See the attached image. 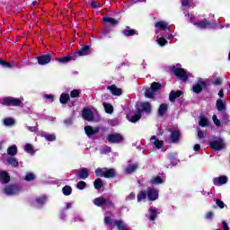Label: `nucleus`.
I'll use <instances>...</instances> for the list:
<instances>
[{"mask_svg":"<svg viewBox=\"0 0 230 230\" xmlns=\"http://www.w3.org/2000/svg\"><path fill=\"white\" fill-rule=\"evenodd\" d=\"M25 180L28 181L35 180V174H33L32 172H28L25 175Z\"/></svg>","mask_w":230,"mask_h":230,"instance_id":"de8ad7c7","label":"nucleus"},{"mask_svg":"<svg viewBox=\"0 0 230 230\" xmlns=\"http://www.w3.org/2000/svg\"><path fill=\"white\" fill-rule=\"evenodd\" d=\"M57 60H58V62L61 64H67V62H71V60H73V57L67 56L65 58H58Z\"/></svg>","mask_w":230,"mask_h":230,"instance_id":"473e14b6","label":"nucleus"},{"mask_svg":"<svg viewBox=\"0 0 230 230\" xmlns=\"http://www.w3.org/2000/svg\"><path fill=\"white\" fill-rule=\"evenodd\" d=\"M103 107L105 109V111L107 112V114H112L114 108L112 107V105L107 103V102H103Z\"/></svg>","mask_w":230,"mask_h":230,"instance_id":"e433bc0d","label":"nucleus"},{"mask_svg":"<svg viewBox=\"0 0 230 230\" xmlns=\"http://www.w3.org/2000/svg\"><path fill=\"white\" fill-rule=\"evenodd\" d=\"M71 123H73V119H67L65 120V124L66 125H71Z\"/></svg>","mask_w":230,"mask_h":230,"instance_id":"69168bd1","label":"nucleus"},{"mask_svg":"<svg viewBox=\"0 0 230 230\" xmlns=\"http://www.w3.org/2000/svg\"><path fill=\"white\" fill-rule=\"evenodd\" d=\"M151 184L156 186L157 184H163L164 182V180L161 178L160 176H156L150 180Z\"/></svg>","mask_w":230,"mask_h":230,"instance_id":"c85d7f7f","label":"nucleus"},{"mask_svg":"<svg viewBox=\"0 0 230 230\" xmlns=\"http://www.w3.org/2000/svg\"><path fill=\"white\" fill-rule=\"evenodd\" d=\"M195 19V16L193 14H190V21L194 24V26H197V28L204 29V28H211V24L209 22H207L206 20L195 22L193 20Z\"/></svg>","mask_w":230,"mask_h":230,"instance_id":"6e6552de","label":"nucleus"},{"mask_svg":"<svg viewBox=\"0 0 230 230\" xmlns=\"http://www.w3.org/2000/svg\"><path fill=\"white\" fill-rule=\"evenodd\" d=\"M179 139H181V132L179 130H173L171 134L172 143H179Z\"/></svg>","mask_w":230,"mask_h":230,"instance_id":"4be33fe9","label":"nucleus"},{"mask_svg":"<svg viewBox=\"0 0 230 230\" xmlns=\"http://www.w3.org/2000/svg\"><path fill=\"white\" fill-rule=\"evenodd\" d=\"M123 33L126 37H130L132 35H136V30H125Z\"/></svg>","mask_w":230,"mask_h":230,"instance_id":"a18cd8bd","label":"nucleus"},{"mask_svg":"<svg viewBox=\"0 0 230 230\" xmlns=\"http://www.w3.org/2000/svg\"><path fill=\"white\" fill-rule=\"evenodd\" d=\"M149 220H151V222H154V220H155V217H157V208H155V207H151L149 208Z\"/></svg>","mask_w":230,"mask_h":230,"instance_id":"a878e982","label":"nucleus"},{"mask_svg":"<svg viewBox=\"0 0 230 230\" xmlns=\"http://www.w3.org/2000/svg\"><path fill=\"white\" fill-rule=\"evenodd\" d=\"M134 199H136V194L133 192L126 197V200H134Z\"/></svg>","mask_w":230,"mask_h":230,"instance_id":"5fc2aeb1","label":"nucleus"},{"mask_svg":"<svg viewBox=\"0 0 230 230\" xmlns=\"http://www.w3.org/2000/svg\"><path fill=\"white\" fill-rule=\"evenodd\" d=\"M91 6H93V8H98V6H100V4H98V2H92Z\"/></svg>","mask_w":230,"mask_h":230,"instance_id":"e2e57ef3","label":"nucleus"},{"mask_svg":"<svg viewBox=\"0 0 230 230\" xmlns=\"http://www.w3.org/2000/svg\"><path fill=\"white\" fill-rule=\"evenodd\" d=\"M108 90L113 94V96H121V89L116 87V85L108 86Z\"/></svg>","mask_w":230,"mask_h":230,"instance_id":"412c9836","label":"nucleus"},{"mask_svg":"<svg viewBox=\"0 0 230 230\" xmlns=\"http://www.w3.org/2000/svg\"><path fill=\"white\" fill-rule=\"evenodd\" d=\"M75 175L78 179L85 180L89 177V169L82 168L80 170L75 171Z\"/></svg>","mask_w":230,"mask_h":230,"instance_id":"f8f14e48","label":"nucleus"},{"mask_svg":"<svg viewBox=\"0 0 230 230\" xmlns=\"http://www.w3.org/2000/svg\"><path fill=\"white\" fill-rule=\"evenodd\" d=\"M198 137L202 139L204 137V132L202 130L198 131Z\"/></svg>","mask_w":230,"mask_h":230,"instance_id":"052dcab7","label":"nucleus"},{"mask_svg":"<svg viewBox=\"0 0 230 230\" xmlns=\"http://www.w3.org/2000/svg\"><path fill=\"white\" fill-rule=\"evenodd\" d=\"M69 94L68 93H62L60 95V98H59V102L60 103H62L63 105H66V103H67V102H69Z\"/></svg>","mask_w":230,"mask_h":230,"instance_id":"2f4dec72","label":"nucleus"},{"mask_svg":"<svg viewBox=\"0 0 230 230\" xmlns=\"http://www.w3.org/2000/svg\"><path fill=\"white\" fill-rule=\"evenodd\" d=\"M91 53V47L88 45L83 47L81 49L77 51L79 57H85Z\"/></svg>","mask_w":230,"mask_h":230,"instance_id":"aec40b11","label":"nucleus"},{"mask_svg":"<svg viewBox=\"0 0 230 230\" xmlns=\"http://www.w3.org/2000/svg\"><path fill=\"white\" fill-rule=\"evenodd\" d=\"M104 224H106V226H112V219L110 217H105Z\"/></svg>","mask_w":230,"mask_h":230,"instance_id":"603ef678","label":"nucleus"},{"mask_svg":"<svg viewBox=\"0 0 230 230\" xmlns=\"http://www.w3.org/2000/svg\"><path fill=\"white\" fill-rule=\"evenodd\" d=\"M146 197L148 200H157V199H159V190L149 188L147 189L146 192L143 190L140 191L137 196V202L146 199Z\"/></svg>","mask_w":230,"mask_h":230,"instance_id":"f257e3e1","label":"nucleus"},{"mask_svg":"<svg viewBox=\"0 0 230 230\" xmlns=\"http://www.w3.org/2000/svg\"><path fill=\"white\" fill-rule=\"evenodd\" d=\"M38 64L40 66H46V64H49L51 62L50 55H43L37 58Z\"/></svg>","mask_w":230,"mask_h":230,"instance_id":"4468645a","label":"nucleus"},{"mask_svg":"<svg viewBox=\"0 0 230 230\" xmlns=\"http://www.w3.org/2000/svg\"><path fill=\"white\" fill-rule=\"evenodd\" d=\"M104 22H109L110 24H112V26H116L118 24V20L111 17H105L103 18Z\"/></svg>","mask_w":230,"mask_h":230,"instance_id":"58836bf2","label":"nucleus"},{"mask_svg":"<svg viewBox=\"0 0 230 230\" xmlns=\"http://www.w3.org/2000/svg\"><path fill=\"white\" fill-rule=\"evenodd\" d=\"M44 98L46 99V100H49V102H53V95H51V94H46V95H44Z\"/></svg>","mask_w":230,"mask_h":230,"instance_id":"bf43d9fd","label":"nucleus"},{"mask_svg":"<svg viewBox=\"0 0 230 230\" xmlns=\"http://www.w3.org/2000/svg\"><path fill=\"white\" fill-rule=\"evenodd\" d=\"M199 124V127H208V125H209V122L208 121V119L204 117V115H200Z\"/></svg>","mask_w":230,"mask_h":230,"instance_id":"7c9ffc66","label":"nucleus"},{"mask_svg":"<svg viewBox=\"0 0 230 230\" xmlns=\"http://www.w3.org/2000/svg\"><path fill=\"white\" fill-rule=\"evenodd\" d=\"M7 163L8 164H11V166H13L14 168H17V166H19V162L17 161V159L13 157L8 158Z\"/></svg>","mask_w":230,"mask_h":230,"instance_id":"c9c22d12","label":"nucleus"},{"mask_svg":"<svg viewBox=\"0 0 230 230\" xmlns=\"http://www.w3.org/2000/svg\"><path fill=\"white\" fill-rule=\"evenodd\" d=\"M150 141H151L152 145H154L155 146V148H157L158 150L163 148V146L164 145V142L157 139V137H155V136H152L150 138Z\"/></svg>","mask_w":230,"mask_h":230,"instance_id":"2eb2a0df","label":"nucleus"},{"mask_svg":"<svg viewBox=\"0 0 230 230\" xmlns=\"http://www.w3.org/2000/svg\"><path fill=\"white\" fill-rule=\"evenodd\" d=\"M221 224H222L223 230H229V226H227L226 221H222Z\"/></svg>","mask_w":230,"mask_h":230,"instance_id":"4d7b16f0","label":"nucleus"},{"mask_svg":"<svg viewBox=\"0 0 230 230\" xmlns=\"http://www.w3.org/2000/svg\"><path fill=\"white\" fill-rule=\"evenodd\" d=\"M161 84L157 82L152 83L151 87L146 91V98H154V96H155V93L161 91Z\"/></svg>","mask_w":230,"mask_h":230,"instance_id":"0eeeda50","label":"nucleus"},{"mask_svg":"<svg viewBox=\"0 0 230 230\" xmlns=\"http://www.w3.org/2000/svg\"><path fill=\"white\" fill-rule=\"evenodd\" d=\"M27 129L30 130V132H37V127H27Z\"/></svg>","mask_w":230,"mask_h":230,"instance_id":"680f3d73","label":"nucleus"},{"mask_svg":"<svg viewBox=\"0 0 230 230\" xmlns=\"http://www.w3.org/2000/svg\"><path fill=\"white\" fill-rule=\"evenodd\" d=\"M86 185H87V183H85V181H81L77 182L76 188L78 190H84Z\"/></svg>","mask_w":230,"mask_h":230,"instance_id":"49530a36","label":"nucleus"},{"mask_svg":"<svg viewBox=\"0 0 230 230\" xmlns=\"http://www.w3.org/2000/svg\"><path fill=\"white\" fill-rule=\"evenodd\" d=\"M210 146L213 150H222V148L226 147V143L224 140H214L210 142Z\"/></svg>","mask_w":230,"mask_h":230,"instance_id":"9b49d317","label":"nucleus"},{"mask_svg":"<svg viewBox=\"0 0 230 230\" xmlns=\"http://www.w3.org/2000/svg\"><path fill=\"white\" fill-rule=\"evenodd\" d=\"M181 4L184 8L190 6V0H182Z\"/></svg>","mask_w":230,"mask_h":230,"instance_id":"6e6d98bb","label":"nucleus"},{"mask_svg":"<svg viewBox=\"0 0 230 230\" xmlns=\"http://www.w3.org/2000/svg\"><path fill=\"white\" fill-rule=\"evenodd\" d=\"M84 132L88 136H94V134H98L100 132V128L98 127H91V126H86L84 127Z\"/></svg>","mask_w":230,"mask_h":230,"instance_id":"f3484780","label":"nucleus"},{"mask_svg":"<svg viewBox=\"0 0 230 230\" xmlns=\"http://www.w3.org/2000/svg\"><path fill=\"white\" fill-rule=\"evenodd\" d=\"M213 217H214V214H213V212H208L207 214H206V218L207 219H211V218H213Z\"/></svg>","mask_w":230,"mask_h":230,"instance_id":"13d9d810","label":"nucleus"},{"mask_svg":"<svg viewBox=\"0 0 230 230\" xmlns=\"http://www.w3.org/2000/svg\"><path fill=\"white\" fill-rule=\"evenodd\" d=\"M137 114L132 116L131 119H129L131 123H136V121H139V119H141L142 112L148 113L150 112V111H152V105H150L149 102H138L137 104Z\"/></svg>","mask_w":230,"mask_h":230,"instance_id":"f03ea898","label":"nucleus"},{"mask_svg":"<svg viewBox=\"0 0 230 230\" xmlns=\"http://www.w3.org/2000/svg\"><path fill=\"white\" fill-rule=\"evenodd\" d=\"M95 175L96 177H105V168L104 169L97 168L95 170Z\"/></svg>","mask_w":230,"mask_h":230,"instance_id":"ea45409f","label":"nucleus"},{"mask_svg":"<svg viewBox=\"0 0 230 230\" xmlns=\"http://www.w3.org/2000/svg\"><path fill=\"white\" fill-rule=\"evenodd\" d=\"M226 182H227V177H226V176L217 177L214 179V181H213L215 186H222L223 184H226Z\"/></svg>","mask_w":230,"mask_h":230,"instance_id":"6ab92c4d","label":"nucleus"},{"mask_svg":"<svg viewBox=\"0 0 230 230\" xmlns=\"http://www.w3.org/2000/svg\"><path fill=\"white\" fill-rule=\"evenodd\" d=\"M110 143H121L123 137L120 134H111L107 137Z\"/></svg>","mask_w":230,"mask_h":230,"instance_id":"ddd939ff","label":"nucleus"},{"mask_svg":"<svg viewBox=\"0 0 230 230\" xmlns=\"http://www.w3.org/2000/svg\"><path fill=\"white\" fill-rule=\"evenodd\" d=\"M70 96L71 98H78V96H80V90H73L70 93Z\"/></svg>","mask_w":230,"mask_h":230,"instance_id":"09e8293b","label":"nucleus"},{"mask_svg":"<svg viewBox=\"0 0 230 230\" xmlns=\"http://www.w3.org/2000/svg\"><path fill=\"white\" fill-rule=\"evenodd\" d=\"M83 118L86 119V121H93L94 115L93 114V111L85 108L83 110Z\"/></svg>","mask_w":230,"mask_h":230,"instance_id":"dca6fc26","label":"nucleus"},{"mask_svg":"<svg viewBox=\"0 0 230 230\" xmlns=\"http://www.w3.org/2000/svg\"><path fill=\"white\" fill-rule=\"evenodd\" d=\"M4 127H13V125H15V119L13 118H6L4 119Z\"/></svg>","mask_w":230,"mask_h":230,"instance_id":"c756f323","label":"nucleus"},{"mask_svg":"<svg viewBox=\"0 0 230 230\" xmlns=\"http://www.w3.org/2000/svg\"><path fill=\"white\" fill-rule=\"evenodd\" d=\"M204 87H206V82L202 81V79H199L197 84L192 86V91L199 94V93H202Z\"/></svg>","mask_w":230,"mask_h":230,"instance_id":"1a4fd4ad","label":"nucleus"},{"mask_svg":"<svg viewBox=\"0 0 230 230\" xmlns=\"http://www.w3.org/2000/svg\"><path fill=\"white\" fill-rule=\"evenodd\" d=\"M218 97H219V98H224V90H219V92H218Z\"/></svg>","mask_w":230,"mask_h":230,"instance_id":"338daca9","label":"nucleus"},{"mask_svg":"<svg viewBox=\"0 0 230 230\" xmlns=\"http://www.w3.org/2000/svg\"><path fill=\"white\" fill-rule=\"evenodd\" d=\"M8 155H17V146H12L7 149Z\"/></svg>","mask_w":230,"mask_h":230,"instance_id":"72a5a7b5","label":"nucleus"},{"mask_svg":"<svg viewBox=\"0 0 230 230\" xmlns=\"http://www.w3.org/2000/svg\"><path fill=\"white\" fill-rule=\"evenodd\" d=\"M166 111H168V105L166 104H161L159 109H158V114L160 116H164V112H166Z\"/></svg>","mask_w":230,"mask_h":230,"instance_id":"f704fd0d","label":"nucleus"},{"mask_svg":"<svg viewBox=\"0 0 230 230\" xmlns=\"http://www.w3.org/2000/svg\"><path fill=\"white\" fill-rule=\"evenodd\" d=\"M0 66H3V67H7V68L13 67V66L10 63L3 59H0Z\"/></svg>","mask_w":230,"mask_h":230,"instance_id":"8fccbe9b","label":"nucleus"},{"mask_svg":"<svg viewBox=\"0 0 230 230\" xmlns=\"http://www.w3.org/2000/svg\"><path fill=\"white\" fill-rule=\"evenodd\" d=\"M93 204L99 208H112V200L109 198L99 197L93 199Z\"/></svg>","mask_w":230,"mask_h":230,"instance_id":"423d86ee","label":"nucleus"},{"mask_svg":"<svg viewBox=\"0 0 230 230\" xmlns=\"http://www.w3.org/2000/svg\"><path fill=\"white\" fill-rule=\"evenodd\" d=\"M22 191V188L18 185H9L6 186L3 192L4 195H7L8 197H13V195H19Z\"/></svg>","mask_w":230,"mask_h":230,"instance_id":"20e7f679","label":"nucleus"},{"mask_svg":"<svg viewBox=\"0 0 230 230\" xmlns=\"http://www.w3.org/2000/svg\"><path fill=\"white\" fill-rule=\"evenodd\" d=\"M155 28L157 29V31H165L168 33L170 31V27H168V23L166 22H158L155 24Z\"/></svg>","mask_w":230,"mask_h":230,"instance_id":"9d476101","label":"nucleus"},{"mask_svg":"<svg viewBox=\"0 0 230 230\" xmlns=\"http://www.w3.org/2000/svg\"><path fill=\"white\" fill-rule=\"evenodd\" d=\"M216 204H217V208H219L220 209H224V208L226 206L224 201H222L220 199H216Z\"/></svg>","mask_w":230,"mask_h":230,"instance_id":"3c124183","label":"nucleus"},{"mask_svg":"<svg viewBox=\"0 0 230 230\" xmlns=\"http://www.w3.org/2000/svg\"><path fill=\"white\" fill-rule=\"evenodd\" d=\"M2 105H5L6 107H23L22 101L13 97L3 99Z\"/></svg>","mask_w":230,"mask_h":230,"instance_id":"7ed1b4c3","label":"nucleus"},{"mask_svg":"<svg viewBox=\"0 0 230 230\" xmlns=\"http://www.w3.org/2000/svg\"><path fill=\"white\" fill-rule=\"evenodd\" d=\"M103 152H104V154H109V153H111V147L105 146V147L103 148Z\"/></svg>","mask_w":230,"mask_h":230,"instance_id":"0e129e2a","label":"nucleus"},{"mask_svg":"<svg viewBox=\"0 0 230 230\" xmlns=\"http://www.w3.org/2000/svg\"><path fill=\"white\" fill-rule=\"evenodd\" d=\"M93 184H94L95 190H102V186H103V182L102 181V179L95 180Z\"/></svg>","mask_w":230,"mask_h":230,"instance_id":"79ce46f5","label":"nucleus"},{"mask_svg":"<svg viewBox=\"0 0 230 230\" xmlns=\"http://www.w3.org/2000/svg\"><path fill=\"white\" fill-rule=\"evenodd\" d=\"M47 198L45 196L40 197L36 199V204L38 206H42V204H46Z\"/></svg>","mask_w":230,"mask_h":230,"instance_id":"37998d69","label":"nucleus"},{"mask_svg":"<svg viewBox=\"0 0 230 230\" xmlns=\"http://www.w3.org/2000/svg\"><path fill=\"white\" fill-rule=\"evenodd\" d=\"M137 170V164H129L126 168V173H134Z\"/></svg>","mask_w":230,"mask_h":230,"instance_id":"cd10ccee","label":"nucleus"},{"mask_svg":"<svg viewBox=\"0 0 230 230\" xmlns=\"http://www.w3.org/2000/svg\"><path fill=\"white\" fill-rule=\"evenodd\" d=\"M172 73L182 82H187L188 78H190V74L181 66H172Z\"/></svg>","mask_w":230,"mask_h":230,"instance_id":"39448f33","label":"nucleus"},{"mask_svg":"<svg viewBox=\"0 0 230 230\" xmlns=\"http://www.w3.org/2000/svg\"><path fill=\"white\" fill-rule=\"evenodd\" d=\"M0 182L2 184H8V182H10V175H8V172L4 171L0 172Z\"/></svg>","mask_w":230,"mask_h":230,"instance_id":"a211bd4d","label":"nucleus"},{"mask_svg":"<svg viewBox=\"0 0 230 230\" xmlns=\"http://www.w3.org/2000/svg\"><path fill=\"white\" fill-rule=\"evenodd\" d=\"M212 119L216 127H220V120L217 118V115H213Z\"/></svg>","mask_w":230,"mask_h":230,"instance_id":"864d4df0","label":"nucleus"},{"mask_svg":"<svg viewBox=\"0 0 230 230\" xmlns=\"http://www.w3.org/2000/svg\"><path fill=\"white\" fill-rule=\"evenodd\" d=\"M104 177L106 179H112V177H116V170L104 168Z\"/></svg>","mask_w":230,"mask_h":230,"instance_id":"5701e85b","label":"nucleus"},{"mask_svg":"<svg viewBox=\"0 0 230 230\" xmlns=\"http://www.w3.org/2000/svg\"><path fill=\"white\" fill-rule=\"evenodd\" d=\"M24 150L28 154H31V155L35 154V151L33 150V146H31V144H26L24 146Z\"/></svg>","mask_w":230,"mask_h":230,"instance_id":"a19ab883","label":"nucleus"},{"mask_svg":"<svg viewBox=\"0 0 230 230\" xmlns=\"http://www.w3.org/2000/svg\"><path fill=\"white\" fill-rule=\"evenodd\" d=\"M40 135L41 136V137H45L47 141H55L57 139V136H55V134H49V133L41 131Z\"/></svg>","mask_w":230,"mask_h":230,"instance_id":"b1692460","label":"nucleus"},{"mask_svg":"<svg viewBox=\"0 0 230 230\" xmlns=\"http://www.w3.org/2000/svg\"><path fill=\"white\" fill-rule=\"evenodd\" d=\"M181 94H182V92L181 91H177V92L172 91L169 95L170 102H175V99L179 98Z\"/></svg>","mask_w":230,"mask_h":230,"instance_id":"393cba45","label":"nucleus"},{"mask_svg":"<svg viewBox=\"0 0 230 230\" xmlns=\"http://www.w3.org/2000/svg\"><path fill=\"white\" fill-rule=\"evenodd\" d=\"M72 191H73V189L71 188V186H65L64 188H63V193H64V195H66V196H68V195H71V193H72Z\"/></svg>","mask_w":230,"mask_h":230,"instance_id":"c03bdc74","label":"nucleus"},{"mask_svg":"<svg viewBox=\"0 0 230 230\" xmlns=\"http://www.w3.org/2000/svg\"><path fill=\"white\" fill-rule=\"evenodd\" d=\"M165 36L166 35L164 33H162V37H160V38H159V36H157L156 42L159 46L163 47V46H166L168 44V41L166 40V39L164 38Z\"/></svg>","mask_w":230,"mask_h":230,"instance_id":"bb28decb","label":"nucleus"},{"mask_svg":"<svg viewBox=\"0 0 230 230\" xmlns=\"http://www.w3.org/2000/svg\"><path fill=\"white\" fill-rule=\"evenodd\" d=\"M214 84L215 85H220V84H222V81H220V79H216Z\"/></svg>","mask_w":230,"mask_h":230,"instance_id":"774afa93","label":"nucleus"},{"mask_svg":"<svg viewBox=\"0 0 230 230\" xmlns=\"http://www.w3.org/2000/svg\"><path fill=\"white\" fill-rule=\"evenodd\" d=\"M217 111H225L226 110V104H224V101H222V99H219L217 101Z\"/></svg>","mask_w":230,"mask_h":230,"instance_id":"4c0bfd02","label":"nucleus"}]
</instances>
